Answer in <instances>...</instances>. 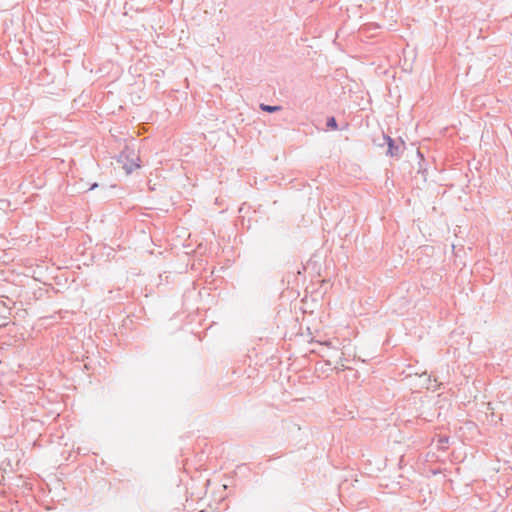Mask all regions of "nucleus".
I'll use <instances>...</instances> for the list:
<instances>
[{"label":"nucleus","mask_w":512,"mask_h":512,"mask_svg":"<svg viewBox=\"0 0 512 512\" xmlns=\"http://www.w3.org/2000/svg\"><path fill=\"white\" fill-rule=\"evenodd\" d=\"M384 139L387 141V144H388V151H387V153L390 156L396 155L397 154L396 151L398 150V147L394 146L393 140L389 136H387V135H384Z\"/></svg>","instance_id":"3"},{"label":"nucleus","mask_w":512,"mask_h":512,"mask_svg":"<svg viewBox=\"0 0 512 512\" xmlns=\"http://www.w3.org/2000/svg\"><path fill=\"white\" fill-rule=\"evenodd\" d=\"M439 441H440L441 443H443V444H446V443L448 442V439H447V438H445V439H440Z\"/></svg>","instance_id":"7"},{"label":"nucleus","mask_w":512,"mask_h":512,"mask_svg":"<svg viewBox=\"0 0 512 512\" xmlns=\"http://www.w3.org/2000/svg\"><path fill=\"white\" fill-rule=\"evenodd\" d=\"M327 126L329 128H332V129H336L337 128V122H336V119L334 117H330L327 119Z\"/></svg>","instance_id":"5"},{"label":"nucleus","mask_w":512,"mask_h":512,"mask_svg":"<svg viewBox=\"0 0 512 512\" xmlns=\"http://www.w3.org/2000/svg\"><path fill=\"white\" fill-rule=\"evenodd\" d=\"M97 186H98V184H97V183H94V184L89 188V190H93V189H95Z\"/></svg>","instance_id":"6"},{"label":"nucleus","mask_w":512,"mask_h":512,"mask_svg":"<svg viewBox=\"0 0 512 512\" xmlns=\"http://www.w3.org/2000/svg\"><path fill=\"white\" fill-rule=\"evenodd\" d=\"M325 345L330 346L331 342H325Z\"/></svg>","instance_id":"8"},{"label":"nucleus","mask_w":512,"mask_h":512,"mask_svg":"<svg viewBox=\"0 0 512 512\" xmlns=\"http://www.w3.org/2000/svg\"><path fill=\"white\" fill-rule=\"evenodd\" d=\"M260 108H261V110H263L265 112H269V113L276 112L281 109L280 106H270V105H266V104H261Z\"/></svg>","instance_id":"4"},{"label":"nucleus","mask_w":512,"mask_h":512,"mask_svg":"<svg viewBox=\"0 0 512 512\" xmlns=\"http://www.w3.org/2000/svg\"><path fill=\"white\" fill-rule=\"evenodd\" d=\"M419 381H420V385L422 387H425L426 389H432L434 390L437 385H436V380H431V377L430 375H428L427 373H423L419 376Z\"/></svg>","instance_id":"2"},{"label":"nucleus","mask_w":512,"mask_h":512,"mask_svg":"<svg viewBox=\"0 0 512 512\" xmlns=\"http://www.w3.org/2000/svg\"><path fill=\"white\" fill-rule=\"evenodd\" d=\"M139 157L135 155L134 151L126 147L118 156L117 162L122 165L126 174H130L133 170L140 167Z\"/></svg>","instance_id":"1"}]
</instances>
